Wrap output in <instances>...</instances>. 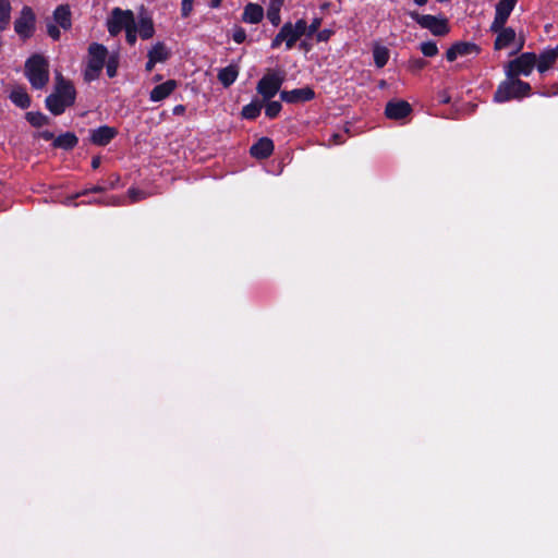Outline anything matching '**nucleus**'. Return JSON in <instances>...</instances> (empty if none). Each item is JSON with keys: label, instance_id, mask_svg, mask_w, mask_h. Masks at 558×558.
<instances>
[{"label": "nucleus", "instance_id": "obj_1", "mask_svg": "<svg viewBox=\"0 0 558 558\" xmlns=\"http://www.w3.org/2000/svg\"><path fill=\"white\" fill-rule=\"evenodd\" d=\"M76 100V90L73 83L63 77L61 73L56 75L53 92L45 99L46 108L53 114L60 116L66 108L72 107Z\"/></svg>", "mask_w": 558, "mask_h": 558}, {"label": "nucleus", "instance_id": "obj_2", "mask_svg": "<svg viewBox=\"0 0 558 558\" xmlns=\"http://www.w3.org/2000/svg\"><path fill=\"white\" fill-rule=\"evenodd\" d=\"M531 85L515 77H507L500 82L494 93V101L498 104L507 102L513 99L520 100L530 96Z\"/></svg>", "mask_w": 558, "mask_h": 558}, {"label": "nucleus", "instance_id": "obj_3", "mask_svg": "<svg viewBox=\"0 0 558 558\" xmlns=\"http://www.w3.org/2000/svg\"><path fill=\"white\" fill-rule=\"evenodd\" d=\"M25 76L34 89H43L49 82V62L40 53L32 54L25 61Z\"/></svg>", "mask_w": 558, "mask_h": 558}, {"label": "nucleus", "instance_id": "obj_4", "mask_svg": "<svg viewBox=\"0 0 558 558\" xmlns=\"http://www.w3.org/2000/svg\"><path fill=\"white\" fill-rule=\"evenodd\" d=\"M109 52L105 45L93 43L88 46V60L84 71V80L93 82L100 76Z\"/></svg>", "mask_w": 558, "mask_h": 558}, {"label": "nucleus", "instance_id": "obj_5", "mask_svg": "<svg viewBox=\"0 0 558 558\" xmlns=\"http://www.w3.org/2000/svg\"><path fill=\"white\" fill-rule=\"evenodd\" d=\"M409 16L422 28L428 29L434 36H446L450 32L448 20L444 16L420 14L416 11L409 12Z\"/></svg>", "mask_w": 558, "mask_h": 558}, {"label": "nucleus", "instance_id": "obj_6", "mask_svg": "<svg viewBox=\"0 0 558 558\" xmlns=\"http://www.w3.org/2000/svg\"><path fill=\"white\" fill-rule=\"evenodd\" d=\"M537 56L534 52H523L513 60H510L505 73L507 77L519 78L520 75L529 76L536 66Z\"/></svg>", "mask_w": 558, "mask_h": 558}, {"label": "nucleus", "instance_id": "obj_7", "mask_svg": "<svg viewBox=\"0 0 558 558\" xmlns=\"http://www.w3.org/2000/svg\"><path fill=\"white\" fill-rule=\"evenodd\" d=\"M13 25L14 32L22 41L25 43L31 39L36 32V14L34 10L28 5H24Z\"/></svg>", "mask_w": 558, "mask_h": 558}, {"label": "nucleus", "instance_id": "obj_8", "mask_svg": "<svg viewBox=\"0 0 558 558\" xmlns=\"http://www.w3.org/2000/svg\"><path fill=\"white\" fill-rule=\"evenodd\" d=\"M135 23L134 13L131 10L114 8L112 9L109 19L107 20V29L111 36L116 37L123 29L125 31L128 27H131Z\"/></svg>", "mask_w": 558, "mask_h": 558}, {"label": "nucleus", "instance_id": "obj_9", "mask_svg": "<svg viewBox=\"0 0 558 558\" xmlns=\"http://www.w3.org/2000/svg\"><path fill=\"white\" fill-rule=\"evenodd\" d=\"M284 82V76L278 72L266 73L257 83L256 90L262 96L263 101L272 99Z\"/></svg>", "mask_w": 558, "mask_h": 558}, {"label": "nucleus", "instance_id": "obj_10", "mask_svg": "<svg viewBox=\"0 0 558 558\" xmlns=\"http://www.w3.org/2000/svg\"><path fill=\"white\" fill-rule=\"evenodd\" d=\"M299 36L295 34L292 28V23H284L275 38L271 40L270 47L271 49H277L281 46L282 43H286V49L290 50L294 47L296 41L299 40Z\"/></svg>", "mask_w": 558, "mask_h": 558}, {"label": "nucleus", "instance_id": "obj_11", "mask_svg": "<svg viewBox=\"0 0 558 558\" xmlns=\"http://www.w3.org/2000/svg\"><path fill=\"white\" fill-rule=\"evenodd\" d=\"M279 95L280 99L287 104H304L315 98V90L305 86L292 90H281Z\"/></svg>", "mask_w": 558, "mask_h": 558}, {"label": "nucleus", "instance_id": "obj_12", "mask_svg": "<svg viewBox=\"0 0 558 558\" xmlns=\"http://www.w3.org/2000/svg\"><path fill=\"white\" fill-rule=\"evenodd\" d=\"M480 51L481 48L474 43L457 41L447 49L446 59L449 62H453L458 57L478 54Z\"/></svg>", "mask_w": 558, "mask_h": 558}, {"label": "nucleus", "instance_id": "obj_13", "mask_svg": "<svg viewBox=\"0 0 558 558\" xmlns=\"http://www.w3.org/2000/svg\"><path fill=\"white\" fill-rule=\"evenodd\" d=\"M412 113L411 105L405 100H390L386 104L385 116L390 120H402Z\"/></svg>", "mask_w": 558, "mask_h": 558}, {"label": "nucleus", "instance_id": "obj_14", "mask_svg": "<svg viewBox=\"0 0 558 558\" xmlns=\"http://www.w3.org/2000/svg\"><path fill=\"white\" fill-rule=\"evenodd\" d=\"M118 133V130L113 126L100 125L90 130L89 141L96 146H107Z\"/></svg>", "mask_w": 558, "mask_h": 558}, {"label": "nucleus", "instance_id": "obj_15", "mask_svg": "<svg viewBox=\"0 0 558 558\" xmlns=\"http://www.w3.org/2000/svg\"><path fill=\"white\" fill-rule=\"evenodd\" d=\"M490 32L497 34L494 41V49L501 50L512 44L515 39V31L512 27H495V23L490 25Z\"/></svg>", "mask_w": 558, "mask_h": 558}, {"label": "nucleus", "instance_id": "obj_16", "mask_svg": "<svg viewBox=\"0 0 558 558\" xmlns=\"http://www.w3.org/2000/svg\"><path fill=\"white\" fill-rule=\"evenodd\" d=\"M518 0H499L495 8V17L493 23L495 27L506 25L511 12L513 11Z\"/></svg>", "mask_w": 558, "mask_h": 558}, {"label": "nucleus", "instance_id": "obj_17", "mask_svg": "<svg viewBox=\"0 0 558 558\" xmlns=\"http://www.w3.org/2000/svg\"><path fill=\"white\" fill-rule=\"evenodd\" d=\"M275 145L269 137H260L250 148V154L256 159H266L274 153Z\"/></svg>", "mask_w": 558, "mask_h": 558}, {"label": "nucleus", "instance_id": "obj_18", "mask_svg": "<svg viewBox=\"0 0 558 558\" xmlns=\"http://www.w3.org/2000/svg\"><path fill=\"white\" fill-rule=\"evenodd\" d=\"M178 83L175 80H168L161 84L156 85L149 93V99L154 102L161 101L169 97L177 88Z\"/></svg>", "mask_w": 558, "mask_h": 558}, {"label": "nucleus", "instance_id": "obj_19", "mask_svg": "<svg viewBox=\"0 0 558 558\" xmlns=\"http://www.w3.org/2000/svg\"><path fill=\"white\" fill-rule=\"evenodd\" d=\"M53 21L64 31L72 27V14L68 4L58 5L52 13Z\"/></svg>", "mask_w": 558, "mask_h": 558}, {"label": "nucleus", "instance_id": "obj_20", "mask_svg": "<svg viewBox=\"0 0 558 558\" xmlns=\"http://www.w3.org/2000/svg\"><path fill=\"white\" fill-rule=\"evenodd\" d=\"M78 144V137L73 132H65L57 136L51 146L66 151L74 149Z\"/></svg>", "mask_w": 558, "mask_h": 558}, {"label": "nucleus", "instance_id": "obj_21", "mask_svg": "<svg viewBox=\"0 0 558 558\" xmlns=\"http://www.w3.org/2000/svg\"><path fill=\"white\" fill-rule=\"evenodd\" d=\"M264 17V9L262 5L257 3H247L244 7V11L242 14V21L250 24H257Z\"/></svg>", "mask_w": 558, "mask_h": 558}, {"label": "nucleus", "instance_id": "obj_22", "mask_svg": "<svg viewBox=\"0 0 558 558\" xmlns=\"http://www.w3.org/2000/svg\"><path fill=\"white\" fill-rule=\"evenodd\" d=\"M238 75L239 66L236 64H229L219 70L217 77L223 87H229L236 81Z\"/></svg>", "mask_w": 558, "mask_h": 558}, {"label": "nucleus", "instance_id": "obj_23", "mask_svg": "<svg viewBox=\"0 0 558 558\" xmlns=\"http://www.w3.org/2000/svg\"><path fill=\"white\" fill-rule=\"evenodd\" d=\"M9 98L16 107L21 109H27L32 104L31 96L26 93L25 88L23 87L13 89L10 93Z\"/></svg>", "mask_w": 558, "mask_h": 558}, {"label": "nucleus", "instance_id": "obj_24", "mask_svg": "<svg viewBox=\"0 0 558 558\" xmlns=\"http://www.w3.org/2000/svg\"><path fill=\"white\" fill-rule=\"evenodd\" d=\"M263 107V100L254 99L242 108L241 116L246 120H255L259 117Z\"/></svg>", "mask_w": 558, "mask_h": 558}, {"label": "nucleus", "instance_id": "obj_25", "mask_svg": "<svg viewBox=\"0 0 558 558\" xmlns=\"http://www.w3.org/2000/svg\"><path fill=\"white\" fill-rule=\"evenodd\" d=\"M558 58L550 51V49H545L539 57L537 58L536 68L539 73H544L549 70L556 62Z\"/></svg>", "mask_w": 558, "mask_h": 558}, {"label": "nucleus", "instance_id": "obj_26", "mask_svg": "<svg viewBox=\"0 0 558 558\" xmlns=\"http://www.w3.org/2000/svg\"><path fill=\"white\" fill-rule=\"evenodd\" d=\"M12 4L10 0H0V33L7 31L11 23Z\"/></svg>", "mask_w": 558, "mask_h": 558}, {"label": "nucleus", "instance_id": "obj_27", "mask_svg": "<svg viewBox=\"0 0 558 558\" xmlns=\"http://www.w3.org/2000/svg\"><path fill=\"white\" fill-rule=\"evenodd\" d=\"M137 33L142 39H150L155 34L153 20L148 16H142L138 22Z\"/></svg>", "mask_w": 558, "mask_h": 558}, {"label": "nucleus", "instance_id": "obj_28", "mask_svg": "<svg viewBox=\"0 0 558 558\" xmlns=\"http://www.w3.org/2000/svg\"><path fill=\"white\" fill-rule=\"evenodd\" d=\"M147 57H151L157 62H165L169 59L170 51L167 49V47L163 43L158 41L148 51Z\"/></svg>", "mask_w": 558, "mask_h": 558}, {"label": "nucleus", "instance_id": "obj_29", "mask_svg": "<svg viewBox=\"0 0 558 558\" xmlns=\"http://www.w3.org/2000/svg\"><path fill=\"white\" fill-rule=\"evenodd\" d=\"M373 58L378 69L384 68L389 60V49L385 46L376 45L373 49Z\"/></svg>", "mask_w": 558, "mask_h": 558}, {"label": "nucleus", "instance_id": "obj_30", "mask_svg": "<svg viewBox=\"0 0 558 558\" xmlns=\"http://www.w3.org/2000/svg\"><path fill=\"white\" fill-rule=\"evenodd\" d=\"M25 119L34 128H41L50 122V119L40 111H28Z\"/></svg>", "mask_w": 558, "mask_h": 558}, {"label": "nucleus", "instance_id": "obj_31", "mask_svg": "<svg viewBox=\"0 0 558 558\" xmlns=\"http://www.w3.org/2000/svg\"><path fill=\"white\" fill-rule=\"evenodd\" d=\"M120 57L117 52L108 54L105 62L107 75L112 78L117 75L119 68Z\"/></svg>", "mask_w": 558, "mask_h": 558}, {"label": "nucleus", "instance_id": "obj_32", "mask_svg": "<svg viewBox=\"0 0 558 558\" xmlns=\"http://www.w3.org/2000/svg\"><path fill=\"white\" fill-rule=\"evenodd\" d=\"M266 102H267L265 106L266 117L269 119H276L282 110L281 102L275 101V100L272 101L271 99Z\"/></svg>", "mask_w": 558, "mask_h": 558}, {"label": "nucleus", "instance_id": "obj_33", "mask_svg": "<svg viewBox=\"0 0 558 558\" xmlns=\"http://www.w3.org/2000/svg\"><path fill=\"white\" fill-rule=\"evenodd\" d=\"M420 50L424 57H435L438 53L437 44L433 40L424 41L420 45Z\"/></svg>", "mask_w": 558, "mask_h": 558}, {"label": "nucleus", "instance_id": "obj_34", "mask_svg": "<svg viewBox=\"0 0 558 558\" xmlns=\"http://www.w3.org/2000/svg\"><path fill=\"white\" fill-rule=\"evenodd\" d=\"M267 19L274 26H278L280 24L281 17L278 4H269V8L267 10Z\"/></svg>", "mask_w": 558, "mask_h": 558}, {"label": "nucleus", "instance_id": "obj_35", "mask_svg": "<svg viewBox=\"0 0 558 558\" xmlns=\"http://www.w3.org/2000/svg\"><path fill=\"white\" fill-rule=\"evenodd\" d=\"M428 62L423 58H411L408 63V69L417 73L427 66Z\"/></svg>", "mask_w": 558, "mask_h": 558}, {"label": "nucleus", "instance_id": "obj_36", "mask_svg": "<svg viewBox=\"0 0 558 558\" xmlns=\"http://www.w3.org/2000/svg\"><path fill=\"white\" fill-rule=\"evenodd\" d=\"M292 28L299 38H301L303 35L307 36V23L304 19H300L295 22V24H292Z\"/></svg>", "mask_w": 558, "mask_h": 558}, {"label": "nucleus", "instance_id": "obj_37", "mask_svg": "<svg viewBox=\"0 0 558 558\" xmlns=\"http://www.w3.org/2000/svg\"><path fill=\"white\" fill-rule=\"evenodd\" d=\"M125 39L130 46H134L137 39V25L133 24L125 29Z\"/></svg>", "mask_w": 558, "mask_h": 558}, {"label": "nucleus", "instance_id": "obj_38", "mask_svg": "<svg viewBox=\"0 0 558 558\" xmlns=\"http://www.w3.org/2000/svg\"><path fill=\"white\" fill-rule=\"evenodd\" d=\"M60 26L56 23H47V34L49 37H51L53 40H59L61 37Z\"/></svg>", "mask_w": 558, "mask_h": 558}, {"label": "nucleus", "instance_id": "obj_39", "mask_svg": "<svg viewBox=\"0 0 558 558\" xmlns=\"http://www.w3.org/2000/svg\"><path fill=\"white\" fill-rule=\"evenodd\" d=\"M232 39L236 44L244 43L245 39H246V32H245V29L243 27H241V26H235L234 29H233Z\"/></svg>", "mask_w": 558, "mask_h": 558}, {"label": "nucleus", "instance_id": "obj_40", "mask_svg": "<svg viewBox=\"0 0 558 558\" xmlns=\"http://www.w3.org/2000/svg\"><path fill=\"white\" fill-rule=\"evenodd\" d=\"M107 190L106 186H102V185H94L92 186L90 189H86L80 193H76L72 198H77L80 196H83V195H87L89 193H102Z\"/></svg>", "mask_w": 558, "mask_h": 558}, {"label": "nucleus", "instance_id": "obj_41", "mask_svg": "<svg viewBox=\"0 0 558 558\" xmlns=\"http://www.w3.org/2000/svg\"><path fill=\"white\" fill-rule=\"evenodd\" d=\"M193 2L194 0H182V3H181V16L182 17H187L192 10H193Z\"/></svg>", "mask_w": 558, "mask_h": 558}, {"label": "nucleus", "instance_id": "obj_42", "mask_svg": "<svg viewBox=\"0 0 558 558\" xmlns=\"http://www.w3.org/2000/svg\"><path fill=\"white\" fill-rule=\"evenodd\" d=\"M128 194L133 203L145 198V193L134 187L129 189Z\"/></svg>", "mask_w": 558, "mask_h": 558}, {"label": "nucleus", "instance_id": "obj_43", "mask_svg": "<svg viewBox=\"0 0 558 558\" xmlns=\"http://www.w3.org/2000/svg\"><path fill=\"white\" fill-rule=\"evenodd\" d=\"M322 19L315 17L310 25H307V36H313L320 27Z\"/></svg>", "mask_w": 558, "mask_h": 558}, {"label": "nucleus", "instance_id": "obj_44", "mask_svg": "<svg viewBox=\"0 0 558 558\" xmlns=\"http://www.w3.org/2000/svg\"><path fill=\"white\" fill-rule=\"evenodd\" d=\"M331 35H332V31L323 29V31L318 32V34H317V40L318 41H327Z\"/></svg>", "mask_w": 558, "mask_h": 558}, {"label": "nucleus", "instance_id": "obj_45", "mask_svg": "<svg viewBox=\"0 0 558 558\" xmlns=\"http://www.w3.org/2000/svg\"><path fill=\"white\" fill-rule=\"evenodd\" d=\"M39 137H41L45 141H52L56 138L54 134L51 131L45 130L39 133Z\"/></svg>", "mask_w": 558, "mask_h": 558}, {"label": "nucleus", "instance_id": "obj_46", "mask_svg": "<svg viewBox=\"0 0 558 558\" xmlns=\"http://www.w3.org/2000/svg\"><path fill=\"white\" fill-rule=\"evenodd\" d=\"M185 110H186V108L184 105H177L173 107L172 113L174 116H182V114H184Z\"/></svg>", "mask_w": 558, "mask_h": 558}, {"label": "nucleus", "instance_id": "obj_47", "mask_svg": "<svg viewBox=\"0 0 558 558\" xmlns=\"http://www.w3.org/2000/svg\"><path fill=\"white\" fill-rule=\"evenodd\" d=\"M157 61L155 59H153L151 57H148V60L145 64V70L147 72H151L156 65Z\"/></svg>", "mask_w": 558, "mask_h": 558}, {"label": "nucleus", "instance_id": "obj_48", "mask_svg": "<svg viewBox=\"0 0 558 558\" xmlns=\"http://www.w3.org/2000/svg\"><path fill=\"white\" fill-rule=\"evenodd\" d=\"M100 163H101V159H100V157H99V156H95V157H93L92 162H90V166H92V168H93L94 170L98 169V168H99V166H100Z\"/></svg>", "mask_w": 558, "mask_h": 558}, {"label": "nucleus", "instance_id": "obj_49", "mask_svg": "<svg viewBox=\"0 0 558 558\" xmlns=\"http://www.w3.org/2000/svg\"><path fill=\"white\" fill-rule=\"evenodd\" d=\"M332 141L335 144H342L343 143L342 135L335 133L332 135Z\"/></svg>", "mask_w": 558, "mask_h": 558}, {"label": "nucleus", "instance_id": "obj_50", "mask_svg": "<svg viewBox=\"0 0 558 558\" xmlns=\"http://www.w3.org/2000/svg\"><path fill=\"white\" fill-rule=\"evenodd\" d=\"M221 2H222V0H210L209 5H210V8L216 9L221 5Z\"/></svg>", "mask_w": 558, "mask_h": 558}, {"label": "nucleus", "instance_id": "obj_51", "mask_svg": "<svg viewBox=\"0 0 558 558\" xmlns=\"http://www.w3.org/2000/svg\"><path fill=\"white\" fill-rule=\"evenodd\" d=\"M284 0H270V4H278V9H281Z\"/></svg>", "mask_w": 558, "mask_h": 558}, {"label": "nucleus", "instance_id": "obj_52", "mask_svg": "<svg viewBox=\"0 0 558 558\" xmlns=\"http://www.w3.org/2000/svg\"><path fill=\"white\" fill-rule=\"evenodd\" d=\"M414 3L418 7L425 5L428 0H413Z\"/></svg>", "mask_w": 558, "mask_h": 558}, {"label": "nucleus", "instance_id": "obj_53", "mask_svg": "<svg viewBox=\"0 0 558 558\" xmlns=\"http://www.w3.org/2000/svg\"><path fill=\"white\" fill-rule=\"evenodd\" d=\"M523 46H524V39H521L518 48L512 53H517L518 51H520L523 48Z\"/></svg>", "mask_w": 558, "mask_h": 558}, {"label": "nucleus", "instance_id": "obj_54", "mask_svg": "<svg viewBox=\"0 0 558 558\" xmlns=\"http://www.w3.org/2000/svg\"><path fill=\"white\" fill-rule=\"evenodd\" d=\"M113 178H114V179L111 181V183H110V187H114V184H116L117 182H119V180H120L119 175H113Z\"/></svg>", "mask_w": 558, "mask_h": 558}, {"label": "nucleus", "instance_id": "obj_55", "mask_svg": "<svg viewBox=\"0 0 558 558\" xmlns=\"http://www.w3.org/2000/svg\"><path fill=\"white\" fill-rule=\"evenodd\" d=\"M549 49L558 58V45L555 48H549Z\"/></svg>", "mask_w": 558, "mask_h": 558}, {"label": "nucleus", "instance_id": "obj_56", "mask_svg": "<svg viewBox=\"0 0 558 558\" xmlns=\"http://www.w3.org/2000/svg\"><path fill=\"white\" fill-rule=\"evenodd\" d=\"M385 86H386V81H384V80H383V81H380V82H379V87H380V88H384Z\"/></svg>", "mask_w": 558, "mask_h": 558}, {"label": "nucleus", "instance_id": "obj_57", "mask_svg": "<svg viewBox=\"0 0 558 558\" xmlns=\"http://www.w3.org/2000/svg\"><path fill=\"white\" fill-rule=\"evenodd\" d=\"M444 104H447L450 101L449 97H442V100H441Z\"/></svg>", "mask_w": 558, "mask_h": 558}]
</instances>
